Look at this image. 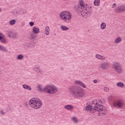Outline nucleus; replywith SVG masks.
<instances>
[{
  "label": "nucleus",
  "instance_id": "36",
  "mask_svg": "<svg viewBox=\"0 0 125 125\" xmlns=\"http://www.w3.org/2000/svg\"><path fill=\"white\" fill-rule=\"evenodd\" d=\"M3 42H5V41L4 40L2 41Z\"/></svg>",
  "mask_w": 125,
  "mask_h": 125
},
{
  "label": "nucleus",
  "instance_id": "23",
  "mask_svg": "<svg viewBox=\"0 0 125 125\" xmlns=\"http://www.w3.org/2000/svg\"><path fill=\"white\" fill-rule=\"evenodd\" d=\"M101 29H105V28H106V24H105L104 22H103L101 24Z\"/></svg>",
  "mask_w": 125,
  "mask_h": 125
},
{
  "label": "nucleus",
  "instance_id": "18",
  "mask_svg": "<svg viewBox=\"0 0 125 125\" xmlns=\"http://www.w3.org/2000/svg\"><path fill=\"white\" fill-rule=\"evenodd\" d=\"M22 87L25 89H28V90H31L32 88L29 86L28 85L24 84L22 85Z\"/></svg>",
  "mask_w": 125,
  "mask_h": 125
},
{
  "label": "nucleus",
  "instance_id": "3",
  "mask_svg": "<svg viewBox=\"0 0 125 125\" xmlns=\"http://www.w3.org/2000/svg\"><path fill=\"white\" fill-rule=\"evenodd\" d=\"M29 104L32 108L36 109H40L42 107V105L41 100L36 98L31 99L29 102Z\"/></svg>",
  "mask_w": 125,
  "mask_h": 125
},
{
  "label": "nucleus",
  "instance_id": "27",
  "mask_svg": "<svg viewBox=\"0 0 125 125\" xmlns=\"http://www.w3.org/2000/svg\"><path fill=\"white\" fill-rule=\"evenodd\" d=\"M23 56L22 55H19L18 56V59H19V60H21V59H22V58H23Z\"/></svg>",
  "mask_w": 125,
  "mask_h": 125
},
{
  "label": "nucleus",
  "instance_id": "4",
  "mask_svg": "<svg viewBox=\"0 0 125 125\" xmlns=\"http://www.w3.org/2000/svg\"><path fill=\"white\" fill-rule=\"evenodd\" d=\"M71 93L74 96L76 97H83L85 95L83 89H72Z\"/></svg>",
  "mask_w": 125,
  "mask_h": 125
},
{
  "label": "nucleus",
  "instance_id": "32",
  "mask_svg": "<svg viewBox=\"0 0 125 125\" xmlns=\"http://www.w3.org/2000/svg\"><path fill=\"white\" fill-rule=\"evenodd\" d=\"M94 83H97V80H94Z\"/></svg>",
  "mask_w": 125,
  "mask_h": 125
},
{
  "label": "nucleus",
  "instance_id": "16",
  "mask_svg": "<svg viewBox=\"0 0 125 125\" xmlns=\"http://www.w3.org/2000/svg\"><path fill=\"white\" fill-rule=\"evenodd\" d=\"M96 57L98 59H100L101 60H104V59H105V57H104L100 55H98V54L96 55Z\"/></svg>",
  "mask_w": 125,
  "mask_h": 125
},
{
  "label": "nucleus",
  "instance_id": "25",
  "mask_svg": "<svg viewBox=\"0 0 125 125\" xmlns=\"http://www.w3.org/2000/svg\"><path fill=\"white\" fill-rule=\"evenodd\" d=\"M72 120L74 122V123H78L79 122V120L78 119H77V117H72Z\"/></svg>",
  "mask_w": 125,
  "mask_h": 125
},
{
  "label": "nucleus",
  "instance_id": "40",
  "mask_svg": "<svg viewBox=\"0 0 125 125\" xmlns=\"http://www.w3.org/2000/svg\"><path fill=\"white\" fill-rule=\"evenodd\" d=\"M2 41H3V39H2Z\"/></svg>",
  "mask_w": 125,
  "mask_h": 125
},
{
  "label": "nucleus",
  "instance_id": "15",
  "mask_svg": "<svg viewBox=\"0 0 125 125\" xmlns=\"http://www.w3.org/2000/svg\"><path fill=\"white\" fill-rule=\"evenodd\" d=\"M92 109H95V107H94V108H91V106L88 105L85 107V110L86 111H89L90 110V113H91V110H92Z\"/></svg>",
  "mask_w": 125,
  "mask_h": 125
},
{
  "label": "nucleus",
  "instance_id": "20",
  "mask_svg": "<svg viewBox=\"0 0 125 125\" xmlns=\"http://www.w3.org/2000/svg\"><path fill=\"white\" fill-rule=\"evenodd\" d=\"M61 28L62 31H68L69 30V27L66 26H61Z\"/></svg>",
  "mask_w": 125,
  "mask_h": 125
},
{
  "label": "nucleus",
  "instance_id": "9",
  "mask_svg": "<svg viewBox=\"0 0 125 125\" xmlns=\"http://www.w3.org/2000/svg\"><path fill=\"white\" fill-rule=\"evenodd\" d=\"M117 12H123V11H125V6H121L118 7L116 10Z\"/></svg>",
  "mask_w": 125,
  "mask_h": 125
},
{
  "label": "nucleus",
  "instance_id": "12",
  "mask_svg": "<svg viewBox=\"0 0 125 125\" xmlns=\"http://www.w3.org/2000/svg\"><path fill=\"white\" fill-rule=\"evenodd\" d=\"M75 83H77V84L81 85V86H82V87H83L84 88H85L86 87L85 85H84L83 83L81 82V81H75Z\"/></svg>",
  "mask_w": 125,
  "mask_h": 125
},
{
  "label": "nucleus",
  "instance_id": "37",
  "mask_svg": "<svg viewBox=\"0 0 125 125\" xmlns=\"http://www.w3.org/2000/svg\"><path fill=\"white\" fill-rule=\"evenodd\" d=\"M2 34L1 33H0V36H2Z\"/></svg>",
  "mask_w": 125,
  "mask_h": 125
},
{
  "label": "nucleus",
  "instance_id": "19",
  "mask_svg": "<svg viewBox=\"0 0 125 125\" xmlns=\"http://www.w3.org/2000/svg\"><path fill=\"white\" fill-rule=\"evenodd\" d=\"M116 85L119 87H124L125 86V84L119 82L116 84Z\"/></svg>",
  "mask_w": 125,
  "mask_h": 125
},
{
  "label": "nucleus",
  "instance_id": "21",
  "mask_svg": "<svg viewBox=\"0 0 125 125\" xmlns=\"http://www.w3.org/2000/svg\"><path fill=\"white\" fill-rule=\"evenodd\" d=\"M100 1L99 0H95V1L94 2V4L95 5H96V6H98V5H99V4H100Z\"/></svg>",
  "mask_w": 125,
  "mask_h": 125
},
{
  "label": "nucleus",
  "instance_id": "1",
  "mask_svg": "<svg viewBox=\"0 0 125 125\" xmlns=\"http://www.w3.org/2000/svg\"><path fill=\"white\" fill-rule=\"evenodd\" d=\"M98 105V106H95V108L91 109V113L93 114V113H95V112H99L98 113V116H104V115H106L107 110H106L105 107L101 104Z\"/></svg>",
  "mask_w": 125,
  "mask_h": 125
},
{
  "label": "nucleus",
  "instance_id": "33",
  "mask_svg": "<svg viewBox=\"0 0 125 125\" xmlns=\"http://www.w3.org/2000/svg\"><path fill=\"white\" fill-rule=\"evenodd\" d=\"M1 114H2V115H3L4 114V113L3 112H2V111H1Z\"/></svg>",
  "mask_w": 125,
  "mask_h": 125
},
{
  "label": "nucleus",
  "instance_id": "28",
  "mask_svg": "<svg viewBox=\"0 0 125 125\" xmlns=\"http://www.w3.org/2000/svg\"><path fill=\"white\" fill-rule=\"evenodd\" d=\"M0 50H3L4 51H5L6 49L5 48H4V47H3L2 46L0 45Z\"/></svg>",
  "mask_w": 125,
  "mask_h": 125
},
{
  "label": "nucleus",
  "instance_id": "17",
  "mask_svg": "<svg viewBox=\"0 0 125 125\" xmlns=\"http://www.w3.org/2000/svg\"><path fill=\"white\" fill-rule=\"evenodd\" d=\"M64 108L67 110H73V106L71 105H65Z\"/></svg>",
  "mask_w": 125,
  "mask_h": 125
},
{
  "label": "nucleus",
  "instance_id": "38",
  "mask_svg": "<svg viewBox=\"0 0 125 125\" xmlns=\"http://www.w3.org/2000/svg\"><path fill=\"white\" fill-rule=\"evenodd\" d=\"M94 104H96V105H97V103H96Z\"/></svg>",
  "mask_w": 125,
  "mask_h": 125
},
{
  "label": "nucleus",
  "instance_id": "24",
  "mask_svg": "<svg viewBox=\"0 0 125 125\" xmlns=\"http://www.w3.org/2000/svg\"><path fill=\"white\" fill-rule=\"evenodd\" d=\"M99 102L100 104H104L105 100H104V99H102Z\"/></svg>",
  "mask_w": 125,
  "mask_h": 125
},
{
  "label": "nucleus",
  "instance_id": "22",
  "mask_svg": "<svg viewBox=\"0 0 125 125\" xmlns=\"http://www.w3.org/2000/svg\"><path fill=\"white\" fill-rule=\"evenodd\" d=\"M15 23H16V20H12L11 21H10L9 22L10 25H14Z\"/></svg>",
  "mask_w": 125,
  "mask_h": 125
},
{
  "label": "nucleus",
  "instance_id": "39",
  "mask_svg": "<svg viewBox=\"0 0 125 125\" xmlns=\"http://www.w3.org/2000/svg\"><path fill=\"white\" fill-rule=\"evenodd\" d=\"M0 11H1V10L0 9Z\"/></svg>",
  "mask_w": 125,
  "mask_h": 125
},
{
  "label": "nucleus",
  "instance_id": "31",
  "mask_svg": "<svg viewBox=\"0 0 125 125\" xmlns=\"http://www.w3.org/2000/svg\"><path fill=\"white\" fill-rule=\"evenodd\" d=\"M35 71H37V72H39V73H40V69H39V68H36L35 69Z\"/></svg>",
  "mask_w": 125,
  "mask_h": 125
},
{
  "label": "nucleus",
  "instance_id": "11",
  "mask_svg": "<svg viewBox=\"0 0 125 125\" xmlns=\"http://www.w3.org/2000/svg\"><path fill=\"white\" fill-rule=\"evenodd\" d=\"M101 67L102 68V69H106L109 67V64H108V63L106 62H104L101 64Z\"/></svg>",
  "mask_w": 125,
  "mask_h": 125
},
{
  "label": "nucleus",
  "instance_id": "2",
  "mask_svg": "<svg viewBox=\"0 0 125 125\" xmlns=\"http://www.w3.org/2000/svg\"><path fill=\"white\" fill-rule=\"evenodd\" d=\"M38 88L40 91H44V92L50 93V94H53L56 92H57V88L54 85H48L45 87L43 90L42 89L41 86H38Z\"/></svg>",
  "mask_w": 125,
  "mask_h": 125
},
{
  "label": "nucleus",
  "instance_id": "5",
  "mask_svg": "<svg viewBox=\"0 0 125 125\" xmlns=\"http://www.w3.org/2000/svg\"><path fill=\"white\" fill-rule=\"evenodd\" d=\"M78 10L80 11L81 14L82 16H86V15H87V13H88V11L85 8V7H84L83 3H80L79 4H78Z\"/></svg>",
  "mask_w": 125,
  "mask_h": 125
},
{
  "label": "nucleus",
  "instance_id": "26",
  "mask_svg": "<svg viewBox=\"0 0 125 125\" xmlns=\"http://www.w3.org/2000/svg\"><path fill=\"white\" fill-rule=\"evenodd\" d=\"M121 38H118L116 40H115V42L116 43H118L119 42H121Z\"/></svg>",
  "mask_w": 125,
  "mask_h": 125
},
{
  "label": "nucleus",
  "instance_id": "14",
  "mask_svg": "<svg viewBox=\"0 0 125 125\" xmlns=\"http://www.w3.org/2000/svg\"><path fill=\"white\" fill-rule=\"evenodd\" d=\"M49 32H50L49 27L48 26H46V28H45V35H46V36H48V35H49Z\"/></svg>",
  "mask_w": 125,
  "mask_h": 125
},
{
  "label": "nucleus",
  "instance_id": "30",
  "mask_svg": "<svg viewBox=\"0 0 125 125\" xmlns=\"http://www.w3.org/2000/svg\"><path fill=\"white\" fill-rule=\"evenodd\" d=\"M29 24L31 27H33V26L34 25V22L33 21L30 22Z\"/></svg>",
  "mask_w": 125,
  "mask_h": 125
},
{
  "label": "nucleus",
  "instance_id": "34",
  "mask_svg": "<svg viewBox=\"0 0 125 125\" xmlns=\"http://www.w3.org/2000/svg\"><path fill=\"white\" fill-rule=\"evenodd\" d=\"M116 4H117L114 3V4H113V6H115V5H116Z\"/></svg>",
  "mask_w": 125,
  "mask_h": 125
},
{
  "label": "nucleus",
  "instance_id": "29",
  "mask_svg": "<svg viewBox=\"0 0 125 125\" xmlns=\"http://www.w3.org/2000/svg\"><path fill=\"white\" fill-rule=\"evenodd\" d=\"M104 90L106 92H108V91H109V88L105 87H104Z\"/></svg>",
  "mask_w": 125,
  "mask_h": 125
},
{
  "label": "nucleus",
  "instance_id": "7",
  "mask_svg": "<svg viewBox=\"0 0 125 125\" xmlns=\"http://www.w3.org/2000/svg\"><path fill=\"white\" fill-rule=\"evenodd\" d=\"M113 68L115 69V71L118 73H121V72H122V67H121V65L119 63H114L113 64Z\"/></svg>",
  "mask_w": 125,
  "mask_h": 125
},
{
  "label": "nucleus",
  "instance_id": "8",
  "mask_svg": "<svg viewBox=\"0 0 125 125\" xmlns=\"http://www.w3.org/2000/svg\"><path fill=\"white\" fill-rule=\"evenodd\" d=\"M114 105L115 107H118V108H124V104L121 101H115L114 103Z\"/></svg>",
  "mask_w": 125,
  "mask_h": 125
},
{
  "label": "nucleus",
  "instance_id": "10",
  "mask_svg": "<svg viewBox=\"0 0 125 125\" xmlns=\"http://www.w3.org/2000/svg\"><path fill=\"white\" fill-rule=\"evenodd\" d=\"M7 35H8L9 38H16V34L13 33L11 31H8Z\"/></svg>",
  "mask_w": 125,
  "mask_h": 125
},
{
  "label": "nucleus",
  "instance_id": "35",
  "mask_svg": "<svg viewBox=\"0 0 125 125\" xmlns=\"http://www.w3.org/2000/svg\"><path fill=\"white\" fill-rule=\"evenodd\" d=\"M2 37L0 36V40H2Z\"/></svg>",
  "mask_w": 125,
  "mask_h": 125
},
{
  "label": "nucleus",
  "instance_id": "6",
  "mask_svg": "<svg viewBox=\"0 0 125 125\" xmlns=\"http://www.w3.org/2000/svg\"><path fill=\"white\" fill-rule=\"evenodd\" d=\"M71 15L69 12H62L60 14L61 18L64 21H69L71 18Z\"/></svg>",
  "mask_w": 125,
  "mask_h": 125
},
{
  "label": "nucleus",
  "instance_id": "13",
  "mask_svg": "<svg viewBox=\"0 0 125 125\" xmlns=\"http://www.w3.org/2000/svg\"><path fill=\"white\" fill-rule=\"evenodd\" d=\"M33 32L34 34H39L40 33V29L37 27H33Z\"/></svg>",
  "mask_w": 125,
  "mask_h": 125
}]
</instances>
